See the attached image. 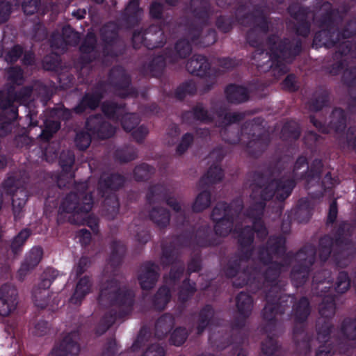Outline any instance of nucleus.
<instances>
[{
	"label": "nucleus",
	"mask_w": 356,
	"mask_h": 356,
	"mask_svg": "<svg viewBox=\"0 0 356 356\" xmlns=\"http://www.w3.org/2000/svg\"><path fill=\"white\" fill-rule=\"evenodd\" d=\"M250 186V197L253 202L245 210L244 215L252 220V222H264L261 218L266 202L274 197L278 202L285 201L292 193L296 183L293 179H275L272 175L255 171Z\"/></svg>",
	"instance_id": "obj_1"
},
{
	"label": "nucleus",
	"mask_w": 356,
	"mask_h": 356,
	"mask_svg": "<svg viewBox=\"0 0 356 356\" xmlns=\"http://www.w3.org/2000/svg\"><path fill=\"white\" fill-rule=\"evenodd\" d=\"M112 86L115 94L120 98L137 97L138 90L132 87L130 76L123 67L117 65L113 67L108 76V81H99L92 88L91 92H86L73 111L76 114H82L87 109L92 111L99 107L101 101L107 92V85Z\"/></svg>",
	"instance_id": "obj_2"
},
{
	"label": "nucleus",
	"mask_w": 356,
	"mask_h": 356,
	"mask_svg": "<svg viewBox=\"0 0 356 356\" xmlns=\"http://www.w3.org/2000/svg\"><path fill=\"white\" fill-rule=\"evenodd\" d=\"M277 37L270 35L266 42L269 52L265 70L267 69L275 78L284 75L288 68L285 63H291L302 51V42L299 38H284L277 42Z\"/></svg>",
	"instance_id": "obj_3"
},
{
	"label": "nucleus",
	"mask_w": 356,
	"mask_h": 356,
	"mask_svg": "<svg viewBox=\"0 0 356 356\" xmlns=\"http://www.w3.org/2000/svg\"><path fill=\"white\" fill-rule=\"evenodd\" d=\"M222 140L229 144H237L247 138L245 151L253 158H258L268 148L270 143V135L259 124V119L246 121L241 129L230 131L227 127L220 131Z\"/></svg>",
	"instance_id": "obj_4"
},
{
	"label": "nucleus",
	"mask_w": 356,
	"mask_h": 356,
	"mask_svg": "<svg viewBox=\"0 0 356 356\" xmlns=\"http://www.w3.org/2000/svg\"><path fill=\"white\" fill-rule=\"evenodd\" d=\"M246 10L247 6L245 3H239L236 8V17L238 24L246 27L252 26L247 31L245 40L251 47L256 49L252 54V59L258 61L261 57H268V52L263 48L261 34L266 35L268 33L270 22L262 12L256 15L253 12H246Z\"/></svg>",
	"instance_id": "obj_5"
},
{
	"label": "nucleus",
	"mask_w": 356,
	"mask_h": 356,
	"mask_svg": "<svg viewBox=\"0 0 356 356\" xmlns=\"http://www.w3.org/2000/svg\"><path fill=\"white\" fill-rule=\"evenodd\" d=\"M126 180L123 175L112 172L103 173L98 181V193L104 198V205L109 206L112 211L118 210L119 202L115 192L124 186Z\"/></svg>",
	"instance_id": "obj_6"
},
{
	"label": "nucleus",
	"mask_w": 356,
	"mask_h": 356,
	"mask_svg": "<svg viewBox=\"0 0 356 356\" xmlns=\"http://www.w3.org/2000/svg\"><path fill=\"white\" fill-rule=\"evenodd\" d=\"M332 58L334 63L329 67V73L336 76L343 72L342 82L349 88L351 96L348 108L351 113H356V76L354 75L353 70L348 67V57L343 54L337 56L336 50Z\"/></svg>",
	"instance_id": "obj_7"
},
{
	"label": "nucleus",
	"mask_w": 356,
	"mask_h": 356,
	"mask_svg": "<svg viewBox=\"0 0 356 356\" xmlns=\"http://www.w3.org/2000/svg\"><path fill=\"white\" fill-rule=\"evenodd\" d=\"M82 191L70 192L63 200L60 210L69 214H88L91 211L94 200L91 193H87L88 184L84 182L81 185Z\"/></svg>",
	"instance_id": "obj_8"
},
{
	"label": "nucleus",
	"mask_w": 356,
	"mask_h": 356,
	"mask_svg": "<svg viewBox=\"0 0 356 356\" xmlns=\"http://www.w3.org/2000/svg\"><path fill=\"white\" fill-rule=\"evenodd\" d=\"M353 20H349L341 29V31L327 28H321L314 34L312 46L316 48L325 47L327 49L336 47L340 44L341 39H349L356 35V23L353 28Z\"/></svg>",
	"instance_id": "obj_9"
},
{
	"label": "nucleus",
	"mask_w": 356,
	"mask_h": 356,
	"mask_svg": "<svg viewBox=\"0 0 356 356\" xmlns=\"http://www.w3.org/2000/svg\"><path fill=\"white\" fill-rule=\"evenodd\" d=\"M165 24H151L147 29L135 30L132 35L131 42L133 47L136 49L141 46L148 49H154L162 47L165 44L164 40Z\"/></svg>",
	"instance_id": "obj_10"
},
{
	"label": "nucleus",
	"mask_w": 356,
	"mask_h": 356,
	"mask_svg": "<svg viewBox=\"0 0 356 356\" xmlns=\"http://www.w3.org/2000/svg\"><path fill=\"white\" fill-rule=\"evenodd\" d=\"M100 38L104 43L102 54L104 57L117 58L122 52L115 49L120 41L119 26L114 22H109L104 24L99 31Z\"/></svg>",
	"instance_id": "obj_11"
},
{
	"label": "nucleus",
	"mask_w": 356,
	"mask_h": 356,
	"mask_svg": "<svg viewBox=\"0 0 356 356\" xmlns=\"http://www.w3.org/2000/svg\"><path fill=\"white\" fill-rule=\"evenodd\" d=\"M243 209L241 200H234L230 204L218 202L213 207L211 218L213 222H234Z\"/></svg>",
	"instance_id": "obj_12"
},
{
	"label": "nucleus",
	"mask_w": 356,
	"mask_h": 356,
	"mask_svg": "<svg viewBox=\"0 0 356 356\" xmlns=\"http://www.w3.org/2000/svg\"><path fill=\"white\" fill-rule=\"evenodd\" d=\"M85 128L93 138L100 140L113 137L116 131L115 127L106 120L101 114L89 116L86 121Z\"/></svg>",
	"instance_id": "obj_13"
},
{
	"label": "nucleus",
	"mask_w": 356,
	"mask_h": 356,
	"mask_svg": "<svg viewBox=\"0 0 356 356\" xmlns=\"http://www.w3.org/2000/svg\"><path fill=\"white\" fill-rule=\"evenodd\" d=\"M207 24H197L196 22H191L187 26L186 37H188L193 45L198 47H206L214 44L217 40V33L213 29H209L206 34L202 35L204 26Z\"/></svg>",
	"instance_id": "obj_14"
},
{
	"label": "nucleus",
	"mask_w": 356,
	"mask_h": 356,
	"mask_svg": "<svg viewBox=\"0 0 356 356\" xmlns=\"http://www.w3.org/2000/svg\"><path fill=\"white\" fill-rule=\"evenodd\" d=\"M209 159H215L214 163L208 169L206 174L200 178L201 185H205L209 183H218L224 177L223 170L220 167V163L225 157V154L222 148H215L209 155Z\"/></svg>",
	"instance_id": "obj_15"
},
{
	"label": "nucleus",
	"mask_w": 356,
	"mask_h": 356,
	"mask_svg": "<svg viewBox=\"0 0 356 356\" xmlns=\"http://www.w3.org/2000/svg\"><path fill=\"white\" fill-rule=\"evenodd\" d=\"M323 6L324 10L318 17V26L341 31V29L339 26L342 23L341 17L339 16L338 10L333 8L328 1L325 2Z\"/></svg>",
	"instance_id": "obj_16"
},
{
	"label": "nucleus",
	"mask_w": 356,
	"mask_h": 356,
	"mask_svg": "<svg viewBox=\"0 0 356 356\" xmlns=\"http://www.w3.org/2000/svg\"><path fill=\"white\" fill-rule=\"evenodd\" d=\"M186 70L191 74L200 77H209L211 74V63L202 54H194L186 65Z\"/></svg>",
	"instance_id": "obj_17"
},
{
	"label": "nucleus",
	"mask_w": 356,
	"mask_h": 356,
	"mask_svg": "<svg viewBox=\"0 0 356 356\" xmlns=\"http://www.w3.org/2000/svg\"><path fill=\"white\" fill-rule=\"evenodd\" d=\"M189 13L199 21L197 24H208L211 14V6L208 0H191Z\"/></svg>",
	"instance_id": "obj_18"
},
{
	"label": "nucleus",
	"mask_w": 356,
	"mask_h": 356,
	"mask_svg": "<svg viewBox=\"0 0 356 356\" xmlns=\"http://www.w3.org/2000/svg\"><path fill=\"white\" fill-rule=\"evenodd\" d=\"M226 100L231 104H241L250 99L248 88L236 83L228 84L224 90Z\"/></svg>",
	"instance_id": "obj_19"
},
{
	"label": "nucleus",
	"mask_w": 356,
	"mask_h": 356,
	"mask_svg": "<svg viewBox=\"0 0 356 356\" xmlns=\"http://www.w3.org/2000/svg\"><path fill=\"white\" fill-rule=\"evenodd\" d=\"M142 12L143 10L140 8V1L130 0L121 13L122 21L127 27H134L140 22Z\"/></svg>",
	"instance_id": "obj_20"
},
{
	"label": "nucleus",
	"mask_w": 356,
	"mask_h": 356,
	"mask_svg": "<svg viewBox=\"0 0 356 356\" xmlns=\"http://www.w3.org/2000/svg\"><path fill=\"white\" fill-rule=\"evenodd\" d=\"M191 40L187 37V39L182 38L177 41L174 49H165L166 56L169 58V63H175L179 59L188 57L192 51Z\"/></svg>",
	"instance_id": "obj_21"
},
{
	"label": "nucleus",
	"mask_w": 356,
	"mask_h": 356,
	"mask_svg": "<svg viewBox=\"0 0 356 356\" xmlns=\"http://www.w3.org/2000/svg\"><path fill=\"white\" fill-rule=\"evenodd\" d=\"M32 92L33 88L27 86L22 87L17 91L8 90L6 92L7 98L11 101L8 106V110L16 108V111L18 112V106L15 103L26 104L29 102ZM17 115L19 116L18 113Z\"/></svg>",
	"instance_id": "obj_22"
},
{
	"label": "nucleus",
	"mask_w": 356,
	"mask_h": 356,
	"mask_svg": "<svg viewBox=\"0 0 356 356\" xmlns=\"http://www.w3.org/2000/svg\"><path fill=\"white\" fill-rule=\"evenodd\" d=\"M168 188L163 184H155L150 185L145 195L146 202L149 205L165 202L170 195Z\"/></svg>",
	"instance_id": "obj_23"
},
{
	"label": "nucleus",
	"mask_w": 356,
	"mask_h": 356,
	"mask_svg": "<svg viewBox=\"0 0 356 356\" xmlns=\"http://www.w3.org/2000/svg\"><path fill=\"white\" fill-rule=\"evenodd\" d=\"M324 164L321 159H314L306 170L301 173L300 179L305 180L307 184L312 181H318L322 177Z\"/></svg>",
	"instance_id": "obj_24"
},
{
	"label": "nucleus",
	"mask_w": 356,
	"mask_h": 356,
	"mask_svg": "<svg viewBox=\"0 0 356 356\" xmlns=\"http://www.w3.org/2000/svg\"><path fill=\"white\" fill-rule=\"evenodd\" d=\"M102 111L108 119L119 122L127 111L126 104L106 101L102 104Z\"/></svg>",
	"instance_id": "obj_25"
},
{
	"label": "nucleus",
	"mask_w": 356,
	"mask_h": 356,
	"mask_svg": "<svg viewBox=\"0 0 356 356\" xmlns=\"http://www.w3.org/2000/svg\"><path fill=\"white\" fill-rule=\"evenodd\" d=\"M215 183H209L205 185H201L199 181V187L202 190L196 197L192 206L194 212L198 213L207 209L211 204V193L209 188Z\"/></svg>",
	"instance_id": "obj_26"
},
{
	"label": "nucleus",
	"mask_w": 356,
	"mask_h": 356,
	"mask_svg": "<svg viewBox=\"0 0 356 356\" xmlns=\"http://www.w3.org/2000/svg\"><path fill=\"white\" fill-rule=\"evenodd\" d=\"M27 193L26 189L22 187L11 195L13 211L16 221L20 220L22 216L23 209L28 199Z\"/></svg>",
	"instance_id": "obj_27"
},
{
	"label": "nucleus",
	"mask_w": 356,
	"mask_h": 356,
	"mask_svg": "<svg viewBox=\"0 0 356 356\" xmlns=\"http://www.w3.org/2000/svg\"><path fill=\"white\" fill-rule=\"evenodd\" d=\"M346 113L341 108H334L330 115L329 127L337 134L343 133L346 128Z\"/></svg>",
	"instance_id": "obj_28"
},
{
	"label": "nucleus",
	"mask_w": 356,
	"mask_h": 356,
	"mask_svg": "<svg viewBox=\"0 0 356 356\" xmlns=\"http://www.w3.org/2000/svg\"><path fill=\"white\" fill-rule=\"evenodd\" d=\"M330 94L322 87L317 88L308 102L309 109L312 111H321L329 102Z\"/></svg>",
	"instance_id": "obj_29"
},
{
	"label": "nucleus",
	"mask_w": 356,
	"mask_h": 356,
	"mask_svg": "<svg viewBox=\"0 0 356 356\" xmlns=\"http://www.w3.org/2000/svg\"><path fill=\"white\" fill-rule=\"evenodd\" d=\"M18 118L16 108L0 111V138H3L11 133L13 122Z\"/></svg>",
	"instance_id": "obj_30"
},
{
	"label": "nucleus",
	"mask_w": 356,
	"mask_h": 356,
	"mask_svg": "<svg viewBox=\"0 0 356 356\" xmlns=\"http://www.w3.org/2000/svg\"><path fill=\"white\" fill-rule=\"evenodd\" d=\"M300 125L298 122L293 120L286 121L281 130V137L284 140H296L300 138Z\"/></svg>",
	"instance_id": "obj_31"
},
{
	"label": "nucleus",
	"mask_w": 356,
	"mask_h": 356,
	"mask_svg": "<svg viewBox=\"0 0 356 356\" xmlns=\"http://www.w3.org/2000/svg\"><path fill=\"white\" fill-rule=\"evenodd\" d=\"M16 304V293L14 290L6 293L0 292V315H8L15 308Z\"/></svg>",
	"instance_id": "obj_32"
},
{
	"label": "nucleus",
	"mask_w": 356,
	"mask_h": 356,
	"mask_svg": "<svg viewBox=\"0 0 356 356\" xmlns=\"http://www.w3.org/2000/svg\"><path fill=\"white\" fill-rule=\"evenodd\" d=\"M42 250L39 247L33 248L27 255L24 263L19 270L21 276H24L26 273L35 267L41 260Z\"/></svg>",
	"instance_id": "obj_33"
},
{
	"label": "nucleus",
	"mask_w": 356,
	"mask_h": 356,
	"mask_svg": "<svg viewBox=\"0 0 356 356\" xmlns=\"http://www.w3.org/2000/svg\"><path fill=\"white\" fill-rule=\"evenodd\" d=\"M137 155L138 150L136 147L131 145H124L115 149L113 157L116 161L124 163L135 160Z\"/></svg>",
	"instance_id": "obj_34"
},
{
	"label": "nucleus",
	"mask_w": 356,
	"mask_h": 356,
	"mask_svg": "<svg viewBox=\"0 0 356 356\" xmlns=\"http://www.w3.org/2000/svg\"><path fill=\"white\" fill-rule=\"evenodd\" d=\"M323 142L324 138L314 131H307L303 137L305 147L313 154L320 151V147L323 145Z\"/></svg>",
	"instance_id": "obj_35"
},
{
	"label": "nucleus",
	"mask_w": 356,
	"mask_h": 356,
	"mask_svg": "<svg viewBox=\"0 0 356 356\" xmlns=\"http://www.w3.org/2000/svg\"><path fill=\"white\" fill-rule=\"evenodd\" d=\"M167 62L169 63V58L167 57L166 49H165L163 54L154 57L148 65V69L152 74V76H161L163 72Z\"/></svg>",
	"instance_id": "obj_36"
},
{
	"label": "nucleus",
	"mask_w": 356,
	"mask_h": 356,
	"mask_svg": "<svg viewBox=\"0 0 356 356\" xmlns=\"http://www.w3.org/2000/svg\"><path fill=\"white\" fill-rule=\"evenodd\" d=\"M75 162V155L72 151H62L59 156V165L62 171L66 175L70 174V177H74V172H72V168Z\"/></svg>",
	"instance_id": "obj_37"
},
{
	"label": "nucleus",
	"mask_w": 356,
	"mask_h": 356,
	"mask_svg": "<svg viewBox=\"0 0 356 356\" xmlns=\"http://www.w3.org/2000/svg\"><path fill=\"white\" fill-rule=\"evenodd\" d=\"M155 173V168L147 163H141L135 167L133 174L136 181H146Z\"/></svg>",
	"instance_id": "obj_38"
},
{
	"label": "nucleus",
	"mask_w": 356,
	"mask_h": 356,
	"mask_svg": "<svg viewBox=\"0 0 356 356\" xmlns=\"http://www.w3.org/2000/svg\"><path fill=\"white\" fill-rule=\"evenodd\" d=\"M152 222H170V211L163 207H153L149 212Z\"/></svg>",
	"instance_id": "obj_39"
},
{
	"label": "nucleus",
	"mask_w": 356,
	"mask_h": 356,
	"mask_svg": "<svg viewBox=\"0 0 356 356\" xmlns=\"http://www.w3.org/2000/svg\"><path fill=\"white\" fill-rule=\"evenodd\" d=\"M51 281L48 279H44L38 287L34 289L33 296L35 303L38 307H42L44 306V303L42 302V301L44 300L47 297L49 294L47 289L49 287Z\"/></svg>",
	"instance_id": "obj_40"
},
{
	"label": "nucleus",
	"mask_w": 356,
	"mask_h": 356,
	"mask_svg": "<svg viewBox=\"0 0 356 356\" xmlns=\"http://www.w3.org/2000/svg\"><path fill=\"white\" fill-rule=\"evenodd\" d=\"M90 284L88 277L81 278L76 287L75 292L71 298V302L78 304L81 300L90 291Z\"/></svg>",
	"instance_id": "obj_41"
},
{
	"label": "nucleus",
	"mask_w": 356,
	"mask_h": 356,
	"mask_svg": "<svg viewBox=\"0 0 356 356\" xmlns=\"http://www.w3.org/2000/svg\"><path fill=\"white\" fill-rule=\"evenodd\" d=\"M236 22L238 23L235 11L234 17L223 15L218 16L216 20V26L220 32L227 33L232 31Z\"/></svg>",
	"instance_id": "obj_42"
},
{
	"label": "nucleus",
	"mask_w": 356,
	"mask_h": 356,
	"mask_svg": "<svg viewBox=\"0 0 356 356\" xmlns=\"http://www.w3.org/2000/svg\"><path fill=\"white\" fill-rule=\"evenodd\" d=\"M119 122H120L121 126L125 131L130 132L139 124L140 118L138 114L135 113L125 112Z\"/></svg>",
	"instance_id": "obj_43"
},
{
	"label": "nucleus",
	"mask_w": 356,
	"mask_h": 356,
	"mask_svg": "<svg viewBox=\"0 0 356 356\" xmlns=\"http://www.w3.org/2000/svg\"><path fill=\"white\" fill-rule=\"evenodd\" d=\"M195 140V136L193 133L186 132L181 138L175 149L176 154L182 156L193 145Z\"/></svg>",
	"instance_id": "obj_44"
},
{
	"label": "nucleus",
	"mask_w": 356,
	"mask_h": 356,
	"mask_svg": "<svg viewBox=\"0 0 356 356\" xmlns=\"http://www.w3.org/2000/svg\"><path fill=\"white\" fill-rule=\"evenodd\" d=\"M92 136L87 130H81L76 134L74 143L76 148L81 151H84L88 148L91 143Z\"/></svg>",
	"instance_id": "obj_45"
},
{
	"label": "nucleus",
	"mask_w": 356,
	"mask_h": 356,
	"mask_svg": "<svg viewBox=\"0 0 356 356\" xmlns=\"http://www.w3.org/2000/svg\"><path fill=\"white\" fill-rule=\"evenodd\" d=\"M60 129V122L57 120H46L44 128L42 130L40 137L46 140H49L59 129Z\"/></svg>",
	"instance_id": "obj_46"
},
{
	"label": "nucleus",
	"mask_w": 356,
	"mask_h": 356,
	"mask_svg": "<svg viewBox=\"0 0 356 356\" xmlns=\"http://www.w3.org/2000/svg\"><path fill=\"white\" fill-rule=\"evenodd\" d=\"M346 55L349 58H356V42L349 40L341 42L337 47V56Z\"/></svg>",
	"instance_id": "obj_47"
},
{
	"label": "nucleus",
	"mask_w": 356,
	"mask_h": 356,
	"mask_svg": "<svg viewBox=\"0 0 356 356\" xmlns=\"http://www.w3.org/2000/svg\"><path fill=\"white\" fill-rule=\"evenodd\" d=\"M79 346L76 343V337L73 335H70L66 337L60 345V350L63 352V354H72L76 355L79 352Z\"/></svg>",
	"instance_id": "obj_48"
},
{
	"label": "nucleus",
	"mask_w": 356,
	"mask_h": 356,
	"mask_svg": "<svg viewBox=\"0 0 356 356\" xmlns=\"http://www.w3.org/2000/svg\"><path fill=\"white\" fill-rule=\"evenodd\" d=\"M6 72L7 79L12 83L19 85L24 81V71L20 66L9 67Z\"/></svg>",
	"instance_id": "obj_49"
},
{
	"label": "nucleus",
	"mask_w": 356,
	"mask_h": 356,
	"mask_svg": "<svg viewBox=\"0 0 356 356\" xmlns=\"http://www.w3.org/2000/svg\"><path fill=\"white\" fill-rule=\"evenodd\" d=\"M97 43V40L96 35L94 33H88L79 47V51L81 53L97 54L95 51Z\"/></svg>",
	"instance_id": "obj_50"
},
{
	"label": "nucleus",
	"mask_w": 356,
	"mask_h": 356,
	"mask_svg": "<svg viewBox=\"0 0 356 356\" xmlns=\"http://www.w3.org/2000/svg\"><path fill=\"white\" fill-rule=\"evenodd\" d=\"M23 54V47L19 44H14L6 52L4 60L8 64H14L22 56Z\"/></svg>",
	"instance_id": "obj_51"
},
{
	"label": "nucleus",
	"mask_w": 356,
	"mask_h": 356,
	"mask_svg": "<svg viewBox=\"0 0 356 356\" xmlns=\"http://www.w3.org/2000/svg\"><path fill=\"white\" fill-rule=\"evenodd\" d=\"M139 280L143 289H149L153 286L156 280V273L153 270L143 271L140 275Z\"/></svg>",
	"instance_id": "obj_52"
},
{
	"label": "nucleus",
	"mask_w": 356,
	"mask_h": 356,
	"mask_svg": "<svg viewBox=\"0 0 356 356\" xmlns=\"http://www.w3.org/2000/svg\"><path fill=\"white\" fill-rule=\"evenodd\" d=\"M192 110L194 120L200 122L211 121V118L210 117L207 109L203 106L202 103H197L192 108Z\"/></svg>",
	"instance_id": "obj_53"
},
{
	"label": "nucleus",
	"mask_w": 356,
	"mask_h": 356,
	"mask_svg": "<svg viewBox=\"0 0 356 356\" xmlns=\"http://www.w3.org/2000/svg\"><path fill=\"white\" fill-rule=\"evenodd\" d=\"M287 11L290 16L295 20L307 17L309 14L308 8L300 6L298 4L296 3L291 4L288 7Z\"/></svg>",
	"instance_id": "obj_54"
},
{
	"label": "nucleus",
	"mask_w": 356,
	"mask_h": 356,
	"mask_svg": "<svg viewBox=\"0 0 356 356\" xmlns=\"http://www.w3.org/2000/svg\"><path fill=\"white\" fill-rule=\"evenodd\" d=\"M60 58L57 54H49L42 59V67L47 71H56L60 65Z\"/></svg>",
	"instance_id": "obj_55"
},
{
	"label": "nucleus",
	"mask_w": 356,
	"mask_h": 356,
	"mask_svg": "<svg viewBox=\"0 0 356 356\" xmlns=\"http://www.w3.org/2000/svg\"><path fill=\"white\" fill-rule=\"evenodd\" d=\"M61 35H63L67 45L75 46L79 42V37L78 32L75 31L69 25L63 28Z\"/></svg>",
	"instance_id": "obj_56"
},
{
	"label": "nucleus",
	"mask_w": 356,
	"mask_h": 356,
	"mask_svg": "<svg viewBox=\"0 0 356 356\" xmlns=\"http://www.w3.org/2000/svg\"><path fill=\"white\" fill-rule=\"evenodd\" d=\"M297 23L295 25V31L296 35L307 38L309 36L311 30V24L307 20V17L301 18L296 20Z\"/></svg>",
	"instance_id": "obj_57"
},
{
	"label": "nucleus",
	"mask_w": 356,
	"mask_h": 356,
	"mask_svg": "<svg viewBox=\"0 0 356 356\" xmlns=\"http://www.w3.org/2000/svg\"><path fill=\"white\" fill-rule=\"evenodd\" d=\"M164 4L154 1L149 5V15L151 19L162 20L163 19Z\"/></svg>",
	"instance_id": "obj_58"
},
{
	"label": "nucleus",
	"mask_w": 356,
	"mask_h": 356,
	"mask_svg": "<svg viewBox=\"0 0 356 356\" xmlns=\"http://www.w3.org/2000/svg\"><path fill=\"white\" fill-rule=\"evenodd\" d=\"M50 46L54 49L65 50L68 46L63 35L58 32H53L49 38Z\"/></svg>",
	"instance_id": "obj_59"
},
{
	"label": "nucleus",
	"mask_w": 356,
	"mask_h": 356,
	"mask_svg": "<svg viewBox=\"0 0 356 356\" xmlns=\"http://www.w3.org/2000/svg\"><path fill=\"white\" fill-rule=\"evenodd\" d=\"M102 296H107L108 298L115 302H123L127 300V295L122 291L115 286L113 289L107 292L106 290L102 291Z\"/></svg>",
	"instance_id": "obj_60"
},
{
	"label": "nucleus",
	"mask_w": 356,
	"mask_h": 356,
	"mask_svg": "<svg viewBox=\"0 0 356 356\" xmlns=\"http://www.w3.org/2000/svg\"><path fill=\"white\" fill-rule=\"evenodd\" d=\"M47 37V31L44 26L38 22L33 25L32 29V38L36 42L43 41Z\"/></svg>",
	"instance_id": "obj_61"
},
{
	"label": "nucleus",
	"mask_w": 356,
	"mask_h": 356,
	"mask_svg": "<svg viewBox=\"0 0 356 356\" xmlns=\"http://www.w3.org/2000/svg\"><path fill=\"white\" fill-rule=\"evenodd\" d=\"M40 0H24L22 9L26 15H32L35 13L40 6Z\"/></svg>",
	"instance_id": "obj_62"
},
{
	"label": "nucleus",
	"mask_w": 356,
	"mask_h": 356,
	"mask_svg": "<svg viewBox=\"0 0 356 356\" xmlns=\"http://www.w3.org/2000/svg\"><path fill=\"white\" fill-rule=\"evenodd\" d=\"M282 88L289 92H296L299 86L297 83L296 76L293 74H288L282 82Z\"/></svg>",
	"instance_id": "obj_63"
},
{
	"label": "nucleus",
	"mask_w": 356,
	"mask_h": 356,
	"mask_svg": "<svg viewBox=\"0 0 356 356\" xmlns=\"http://www.w3.org/2000/svg\"><path fill=\"white\" fill-rule=\"evenodd\" d=\"M218 65L222 68L232 70L239 65V60L235 58L222 57L218 58Z\"/></svg>",
	"instance_id": "obj_64"
}]
</instances>
